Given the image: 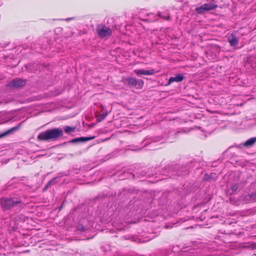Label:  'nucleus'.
<instances>
[{
	"mask_svg": "<svg viewBox=\"0 0 256 256\" xmlns=\"http://www.w3.org/2000/svg\"><path fill=\"white\" fill-rule=\"evenodd\" d=\"M101 106H102V110H104V106H102V105H101Z\"/></svg>",
	"mask_w": 256,
	"mask_h": 256,
	"instance_id": "nucleus-24",
	"label": "nucleus"
},
{
	"mask_svg": "<svg viewBox=\"0 0 256 256\" xmlns=\"http://www.w3.org/2000/svg\"><path fill=\"white\" fill-rule=\"evenodd\" d=\"M184 79V76L181 74H177L175 76H172L168 80V85L174 82H180Z\"/></svg>",
	"mask_w": 256,
	"mask_h": 256,
	"instance_id": "nucleus-9",
	"label": "nucleus"
},
{
	"mask_svg": "<svg viewBox=\"0 0 256 256\" xmlns=\"http://www.w3.org/2000/svg\"><path fill=\"white\" fill-rule=\"evenodd\" d=\"M63 135V130L60 128L48 130L40 132L38 136V139L40 140H55Z\"/></svg>",
	"mask_w": 256,
	"mask_h": 256,
	"instance_id": "nucleus-1",
	"label": "nucleus"
},
{
	"mask_svg": "<svg viewBox=\"0 0 256 256\" xmlns=\"http://www.w3.org/2000/svg\"><path fill=\"white\" fill-rule=\"evenodd\" d=\"M12 119V118L8 117V116H4V118H2L3 121L0 122V124H4L6 122H8L10 120Z\"/></svg>",
	"mask_w": 256,
	"mask_h": 256,
	"instance_id": "nucleus-17",
	"label": "nucleus"
},
{
	"mask_svg": "<svg viewBox=\"0 0 256 256\" xmlns=\"http://www.w3.org/2000/svg\"><path fill=\"white\" fill-rule=\"evenodd\" d=\"M158 16L166 20H170V16L169 15H168L167 16H162L160 12H158Z\"/></svg>",
	"mask_w": 256,
	"mask_h": 256,
	"instance_id": "nucleus-18",
	"label": "nucleus"
},
{
	"mask_svg": "<svg viewBox=\"0 0 256 256\" xmlns=\"http://www.w3.org/2000/svg\"><path fill=\"white\" fill-rule=\"evenodd\" d=\"M130 87H134L137 89H140L144 85V81L140 79H136L132 77H128L124 80Z\"/></svg>",
	"mask_w": 256,
	"mask_h": 256,
	"instance_id": "nucleus-4",
	"label": "nucleus"
},
{
	"mask_svg": "<svg viewBox=\"0 0 256 256\" xmlns=\"http://www.w3.org/2000/svg\"><path fill=\"white\" fill-rule=\"evenodd\" d=\"M94 137H80L72 139L70 142L76 143L79 142H85L92 140Z\"/></svg>",
	"mask_w": 256,
	"mask_h": 256,
	"instance_id": "nucleus-11",
	"label": "nucleus"
},
{
	"mask_svg": "<svg viewBox=\"0 0 256 256\" xmlns=\"http://www.w3.org/2000/svg\"><path fill=\"white\" fill-rule=\"evenodd\" d=\"M20 202L21 201L17 198H3L1 199L2 206L4 210H9L14 207Z\"/></svg>",
	"mask_w": 256,
	"mask_h": 256,
	"instance_id": "nucleus-2",
	"label": "nucleus"
},
{
	"mask_svg": "<svg viewBox=\"0 0 256 256\" xmlns=\"http://www.w3.org/2000/svg\"><path fill=\"white\" fill-rule=\"evenodd\" d=\"M52 182V180L50 181V182L48 183V184H47V185H46V188H47L49 186H50V185L51 184Z\"/></svg>",
	"mask_w": 256,
	"mask_h": 256,
	"instance_id": "nucleus-22",
	"label": "nucleus"
},
{
	"mask_svg": "<svg viewBox=\"0 0 256 256\" xmlns=\"http://www.w3.org/2000/svg\"><path fill=\"white\" fill-rule=\"evenodd\" d=\"M242 200L246 202H254L256 201V192H252L242 196Z\"/></svg>",
	"mask_w": 256,
	"mask_h": 256,
	"instance_id": "nucleus-7",
	"label": "nucleus"
},
{
	"mask_svg": "<svg viewBox=\"0 0 256 256\" xmlns=\"http://www.w3.org/2000/svg\"><path fill=\"white\" fill-rule=\"evenodd\" d=\"M134 72L136 74L137 76H140V75H152L154 74V70H135Z\"/></svg>",
	"mask_w": 256,
	"mask_h": 256,
	"instance_id": "nucleus-10",
	"label": "nucleus"
},
{
	"mask_svg": "<svg viewBox=\"0 0 256 256\" xmlns=\"http://www.w3.org/2000/svg\"><path fill=\"white\" fill-rule=\"evenodd\" d=\"M74 130L75 128L70 126H66L64 128L65 132L67 134L70 133L71 132H74Z\"/></svg>",
	"mask_w": 256,
	"mask_h": 256,
	"instance_id": "nucleus-15",
	"label": "nucleus"
},
{
	"mask_svg": "<svg viewBox=\"0 0 256 256\" xmlns=\"http://www.w3.org/2000/svg\"><path fill=\"white\" fill-rule=\"evenodd\" d=\"M21 123L19 124L16 126L11 128L10 129L6 131L5 132H0V138L4 136H6L9 134H12L14 132L18 130L20 128V127Z\"/></svg>",
	"mask_w": 256,
	"mask_h": 256,
	"instance_id": "nucleus-8",
	"label": "nucleus"
},
{
	"mask_svg": "<svg viewBox=\"0 0 256 256\" xmlns=\"http://www.w3.org/2000/svg\"><path fill=\"white\" fill-rule=\"evenodd\" d=\"M218 6L212 4H205L201 6L196 8V11L198 14H202L205 12L214 10Z\"/></svg>",
	"mask_w": 256,
	"mask_h": 256,
	"instance_id": "nucleus-5",
	"label": "nucleus"
},
{
	"mask_svg": "<svg viewBox=\"0 0 256 256\" xmlns=\"http://www.w3.org/2000/svg\"><path fill=\"white\" fill-rule=\"evenodd\" d=\"M72 18H68V19L67 20H72Z\"/></svg>",
	"mask_w": 256,
	"mask_h": 256,
	"instance_id": "nucleus-23",
	"label": "nucleus"
},
{
	"mask_svg": "<svg viewBox=\"0 0 256 256\" xmlns=\"http://www.w3.org/2000/svg\"><path fill=\"white\" fill-rule=\"evenodd\" d=\"M256 142V137L252 138L244 143V146L246 147H250L252 146Z\"/></svg>",
	"mask_w": 256,
	"mask_h": 256,
	"instance_id": "nucleus-13",
	"label": "nucleus"
},
{
	"mask_svg": "<svg viewBox=\"0 0 256 256\" xmlns=\"http://www.w3.org/2000/svg\"><path fill=\"white\" fill-rule=\"evenodd\" d=\"M108 113L107 112H103L100 116V118H98L99 122L102 120H104L106 116H107Z\"/></svg>",
	"mask_w": 256,
	"mask_h": 256,
	"instance_id": "nucleus-16",
	"label": "nucleus"
},
{
	"mask_svg": "<svg viewBox=\"0 0 256 256\" xmlns=\"http://www.w3.org/2000/svg\"><path fill=\"white\" fill-rule=\"evenodd\" d=\"M77 230L80 232H83L85 230V228L82 224H78L77 226Z\"/></svg>",
	"mask_w": 256,
	"mask_h": 256,
	"instance_id": "nucleus-20",
	"label": "nucleus"
},
{
	"mask_svg": "<svg viewBox=\"0 0 256 256\" xmlns=\"http://www.w3.org/2000/svg\"><path fill=\"white\" fill-rule=\"evenodd\" d=\"M96 30L98 36L101 38L110 36L112 35V30L103 24L97 26Z\"/></svg>",
	"mask_w": 256,
	"mask_h": 256,
	"instance_id": "nucleus-3",
	"label": "nucleus"
},
{
	"mask_svg": "<svg viewBox=\"0 0 256 256\" xmlns=\"http://www.w3.org/2000/svg\"><path fill=\"white\" fill-rule=\"evenodd\" d=\"M228 40L231 46H236L238 42V39L232 34L230 36H228Z\"/></svg>",
	"mask_w": 256,
	"mask_h": 256,
	"instance_id": "nucleus-12",
	"label": "nucleus"
},
{
	"mask_svg": "<svg viewBox=\"0 0 256 256\" xmlns=\"http://www.w3.org/2000/svg\"><path fill=\"white\" fill-rule=\"evenodd\" d=\"M248 246V248H251L252 250L256 249V244H254V243L250 244Z\"/></svg>",
	"mask_w": 256,
	"mask_h": 256,
	"instance_id": "nucleus-21",
	"label": "nucleus"
},
{
	"mask_svg": "<svg viewBox=\"0 0 256 256\" xmlns=\"http://www.w3.org/2000/svg\"><path fill=\"white\" fill-rule=\"evenodd\" d=\"M238 184H236L232 185L231 188H232V192H236L238 190Z\"/></svg>",
	"mask_w": 256,
	"mask_h": 256,
	"instance_id": "nucleus-19",
	"label": "nucleus"
},
{
	"mask_svg": "<svg viewBox=\"0 0 256 256\" xmlns=\"http://www.w3.org/2000/svg\"><path fill=\"white\" fill-rule=\"evenodd\" d=\"M26 84V81L20 78L14 79L7 84V86L12 88L22 86Z\"/></svg>",
	"mask_w": 256,
	"mask_h": 256,
	"instance_id": "nucleus-6",
	"label": "nucleus"
},
{
	"mask_svg": "<svg viewBox=\"0 0 256 256\" xmlns=\"http://www.w3.org/2000/svg\"><path fill=\"white\" fill-rule=\"evenodd\" d=\"M147 16L150 17L149 18L144 20L148 22H152L156 20V16L152 13L147 14Z\"/></svg>",
	"mask_w": 256,
	"mask_h": 256,
	"instance_id": "nucleus-14",
	"label": "nucleus"
}]
</instances>
